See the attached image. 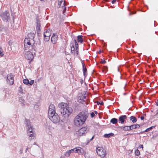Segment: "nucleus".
Segmentation results:
<instances>
[{"label": "nucleus", "instance_id": "f257e3e1", "mask_svg": "<svg viewBox=\"0 0 158 158\" xmlns=\"http://www.w3.org/2000/svg\"><path fill=\"white\" fill-rule=\"evenodd\" d=\"M58 106L60 109V115L63 118V120H66L72 113V108L69 107L67 103L63 102L59 104Z\"/></svg>", "mask_w": 158, "mask_h": 158}, {"label": "nucleus", "instance_id": "f03ea898", "mask_svg": "<svg viewBox=\"0 0 158 158\" xmlns=\"http://www.w3.org/2000/svg\"><path fill=\"white\" fill-rule=\"evenodd\" d=\"M27 36L28 38H25L24 40V48L25 50H27L28 48L27 45L30 46V47L34 49L33 52H35V46L34 44L35 42L34 40L35 36V34L31 32L28 34Z\"/></svg>", "mask_w": 158, "mask_h": 158}, {"label": "nucleus", "instance_id": "7ed1b4c3", "mask_svg": "<svg viewBox=\"0 0 158 158\" xmlns=\"http://www.w3.org/2000/svg\"><path fill=\"white\" fill-rule=\"evenodd\" d=\"M29 48L30 49V50L31 52L30 51H27L26 52L25 54V57L26 59L28 60H30L31 61L34 58V55H35L36 52V48L35 49V52H33L34 49H32L30 46H29Z\"/></svg>", "mask_w": 158, "mask_h": 158}, {"label": "nucleus", "instance_id": "20e7f679", "mask_svg": "<svg viewBox=\"0 0 158 158\" xmlns=\"http://www.w3.org/2000/svg\"><path fill=\"white\" fill-rule=\"evenodd\" d=\"M74 44H75V47H74V44L73 43L71 44V52L72 54H73L74 55H76L77 56L78 54V45L76 40H74Z\"/></svg>", "mask_w": 158, "mask_h": 158}, {"label": "nucleus", "instance_id": "39448f33", "mask_svg": "<svg viewBox=\"0 0 158 158\" xmlns=\"http://www.w3.org/2000/svg\"><path fill=\"white\" fill-rule=\"evenodd\" d=\"M49 119L55 124L58 123L60 121V118L56 113L48 115Z\"/></svg>", "mask_w": 158, "mask_h": 158}, {"label": "nucleus", "instance_id": "423d86ee", "mask_svg": "<svg viewBox=\"0 0 158 158\" xmlns=\"http://www.w3.org/2000/svg\"><path fill=\"white\" fill-rule=\"evenodd\" d=\"M96 152L97 154L101 158H104L107 154L106 150L102 147H98L97 148Z\"/></svg>", "mask_w": 158, "mask_h": 158}, {"label": "nucleus", "instance_id": "0eeeda50", "mask_svg": "<svg viewBox=\"0 0 158 158\" xmlns=\"http://www.w3.org/2000/svg\"><path fill=\"white\" fill-rule=\"evenodd\" d=\"M78 116L80 119H81L85 122L88 116V111L84 110L79 113L77 115Z\"/></svg>", "mask_w": 158, "mask_h": 158}, {"label": "nucleus", "instance_id": "6e6552de", "mask_svg": "<svg viewBox=\"0 0 158 158\" xmlns=\"http://www.w3.org/2000/svg\"><path fill=\"white\" fill-rule=\"evenodd\" d=\"M1 17L3 21L7 23L10 19V14L8 11H5L2 13Z\"/></svg>", "mask_w": 158, "mask_h": 158}, {"label": "nucleus", "instance_id": "1a4fd4ad", "mask_svg": "<svg viewBox=\"0 0 158 158\" xmlns=\"http://www.w3.org/2000/svg\"><path fill=\"white\" fill-rule=\"evenodd\" d=\"M89 131V129L87 127H83L76 132L77 136L79 137L86 133Z\"/></svg>", "mask_w": 158, "mask_h": 158}, {"label": "nucleus", "instance_id": "9d476101", "mask_svg": "<svg viewBox=\"0 0 158 158\" xmlns=\"http://www.w3.org/2000/svg\"><path fill=\"white\" fill-rule=\"evenodd\" d=\"M87 94H79L78 97V102L83 104H85V101L87 99Z\"/></svg>", "mask_w": 158, "mask_h": 158}, {"label": "nucleus", "instance_id": "9b49d317", "mask_svg": "<svg viewBox=\"0 0 158 158\" xmlns=\"http://www.w3.org/2000/svg\"><path fill=\"white\" fill-rule=\"evenodd\" d=\"M79 117L76 116L74 121V125L77 127L82 126L85 123L81 119H80Z\"/></svg>", "mask_w": 158, "mask_h": 158}, {"label": "nucleus", "instance_id": "f8f14e48", "mask_svg": "<svg viewBox=\"0 0 158 158\" xmlns=\"http://www.w3.org/2000/svg\"><path fill=\"white\" fill-rule=\"evenodd\" d=\"M6 81L10 85H12L14 83V77L11 74H8L7 76Z\"/></svg>", "mask_w": 158, "mask_h": 158}, {"label": "nucleus", "instance_id": "ddd939ff", "mask_svg": "<svg viewBox=\"0 0 158 158\" xmlns=\"http://www.w3.org/2000/svg\"><path fill=\"white\" fill-rule=\"evenodd\" d=\"M56 113L55 107L53 104H51L49 106L48 115Z\"/></svg>", "mask_w": 158, "mask_h": 158}, {"label": "nucleus", "instance_id": "4468645a", "mask_svg": "<svg viewBox=\"0 0 158 158\" xmlns=\"http://www.w3.org/2000/svg\"><path fill=\"white\" fill-rule=\"evenodd\" d=\"M25 123L27 126V129H28V132H32V127L31 125L30 121L26 119Z\"/></svg>", "mask_w": 158, "mask_h": 158}, {"label": "nucleus", "instance_id": "2eb2a0df", "mask_svg": "<svg viewBox=\"0 0 158 158\" xmlns=\"http://www.w3.org/2000/svg\"><path fill=\"white\" fill-rule=\"evenodd\" d=\"M130 126H119L118 128L120 129H123L125 131H129L131 130Z\"/></svg>", "mask_w": 158, "mask_h": 158}, {"label": "nucleus", "instance_id": "dca6fc26", "mask_svg": "<svg viewBox=\"0 0 158 158\" xmlns=\"http://www.w3.org/2000/svg\"><path fill=\"white\" fill-rule=\"evenodd\" d=\"M75 151V153H77L79 155H83L84 153L83 149L79 147H76Z\"/></svg>", "mask_w": 158, "mask_h": 158}, {"label": "nucleus", "instance_id": "f3484780", "mask_svg": "<svg viewBox=\"0 0 158 158\" xmlns=\"http://www.w3.org/2000/svg\"><path fill=\"white\" fill-rule=\"evenodd\" d=\"M127 118V116L126 115H123L120 116L119 117V121H120L119 123H121L122 124H123L125 120Z\"/></svg>", "mask_w": 158, "mask_h": 158}, {"label": "nucleus", "instance_id": "a211bd4d", "mask_svg": "<svg viewBox=\"0 0 158 158\" xmlns=\"http://www.w3.org/2000/svg\"><path fill=\"white\" fill-rule=\"evenodd\" d=\"M58 36L57 35L53 34L51 37V41L52 43L54 44L57 40Z\"/></svg>", "mask_w": 158, "mask_h": 158}, {"label": "nucleus", "instance_id": "6ab92c4d", "mask_svg": "<svg viewBox=\"0 0 158 158\" xmlns=\"http://www.w3.org/2000/svg\"><path fill=\"white\" fill-rule=\"evenodd\" d=\"M51 34V31L50 29H48L45 31L44 32V36L50 37Z\"/></svg>", "mask_w": 158, "mask_h": 158}, {"label": "nucleus", "instance_id": "aec40b11", "mask_svg": "<svg viewBox=\"0 0 158 158\" xmlns=\"http://www.w3.org/2000/svg\"><path fill=\"white\" fill-rule=\"evenodd\" d=\"M140 125L139 124H134L130 126L131 130H132L134 129H136L139 128Z\"/></svg>", "mask_w": 158, "mask_h": 158}, {"label": "nucleus", "instance_id": "412c9836", "mask_svg": "<svg viewBox=\"0 0 158 158\" xmlns=\"http://www.w3.org/2000/svg\"><path fill=\"white\" fill-rule=\"evenodd\" d=\"M83 36L82 35H79L77 37V41L78 43H82L84 41L82 38Z\"/></svg>", "mask_w": 158, "mask_h": 158}, {"label": "nucleus", "instance_id": "4be33fe9", "mask_svg": "<svg viewBox=\"0 0 158 158\" xmlns=\"http://www.w3.org/2000/svg\"><path fill=\"white\" fill-rule=\"evenodd\" d=\"M82 66L83 68V74L85 76V75H86V72L87 71V69L83 63V62L82 63Z\"/></svg>", "mask_w": 158, "mask_h": 158}, {"label": "nucleus", "instance_id": "5701e85b", "mask_svg": "<svg viewBox=\"0 0 158 158\" xmlns=\"http://www.w3.org/2000/svg\"><path fill=\"white\" fill-rule=\"evenodd\" d=\"M130 119L133 123H135L137 121V119L136 117L132 116L130 117Z\"/></svg>", "mask_w": 158, "mask_h": 158}, {"label": "nucleus", "instance_id": "b1692460", "mask_svg": "<svg viewBox=\"0 0 158 158\" xmlns=\"http://www.w3.org/2000/svg\"><path fill=\"white\" fill-rule=\"evenodd\" d=\"M110 122L113 124H116L118 122V120L115 118H113L110 120Z\"/></svg>", "mask_w": 158, "mask_h": 158}, {"label": "nucleus", "instance_id": "393cba45", "mask_svg": "<svg viewBox=\"0 0 158 158\" xmlns=\"http://www.w3.org/2000/svg\"><path fill=\"white\" fill-rule=\"evenodd\" d=\"M19 101L21 102V105L22 106L25 105V102L24 101L22 97H19Z\"/></svg>", "mask_w": 158, "mask_h": 158}, {"label": "nucleus", "instance_id": "a878e982", "mask_svg": "<svg viewBox=\"0 0 158 158\" xmlns=\"http://www.w3.org/2000/svg\"><path fill=\"white\" fill-rule=\"evenodd\" d=\"M102 69L103 72L105 73L108 70V67L106 66H105L102 68Z\"/></svg>", "mask_w": 158, "mask_h": 158}, {"label": "nucleus", "instance_id": "bb28decb", "mask_svg": "<svg viewBox=\"0 0 158 158\" xmlns=\"http://www.w3.org/2000/svg\"><path fill=\"white\" fill-rule=\"evenodd\" d=\"M113 135L112 133H110L108 134H104V136L105 138H109Z\"/></svg>", "mask_w": 158, "mask_h": 158}, {"label": "nucleus", "instance_id": "cd10ccee", "mask_svg": "<svg viewBox=\"0 0 158 158\" xmlns=\"http://www.w3.org/2000/svg\"><path fill=\"white\" fill-rule=\"evenodd\" d=\"M33 130V129H32V131ZM27 134H28V135L31 137H33L34 136V133L33 132V131H32V132H28V131H27Z\"/></svg>", "mask_w": 158, "mask_h": 158}, {"label": "nucleus", "instance_id": "c85d7f7f", "mask_svg": "<svg viewBox=\"0 0 158 158\" xmlns=\"http://www.w3.org/2000/svg\"><path fill=\"white\" fill-rule=\"evenodd\" d=\"M23 82L25 84L28 85L29 81L27 79H25L23 80Z\"/></svg>", "mask_w": 158, "mask_h": 158}, {"label": "nucleus", "instance_id": "c756f323", "mask_svg": "<svg viewBox=\"0 0 158 158\" xmlns=\"http://www.w3.org/2000/svg\"><path fill=\"white\" fill-rule=\"evenodd\" d=\"M4 55L2 48L1 47H0V57L3 56Z\"/></svg>", "mask_w": 158, "mask_h": 158}, {"label": "nucleus", "instance_id": "7c9ffc66", "mask_svg": "<svg viewBox=\"0 0 158 158\" xmlns=\"http://www.w3.org/2000/svg\"><path fill=\"white\" fill-rule=\"evenodd\" d=\"M40 25L39 22L37 21V25L36 27V29L37 30H38L40 29Z\"/></svg>", "mask_w": 158, "mask_h": 158}, {"label": "nucleus", "instance_id": "2f4dec72", "mask_svg": "<svg viewBox=\"0 0 158 158\" xmlns=\"http://www.w3.org/2000/svg\"><path fill=\"white\" fill-rule=\"evenodd\" d=\"M155 127V126H152V127L147 129H146L144 131V132L148 131H150V130H151L153 128H154Z\"/></svg>", "mask_w": 158, "mask_h": 158}, {"label": "nucleus", "instance_id": "473e14b6", "mask_svg": "<svg viewBox=\"0 0 158 158\" xmlns=\"http://www.w3.org/2000/svg\"><path fill=\"white\" fill-rule=\"evenodd\" d=\"M135 154L137 156H139L140 155V152L138 149H137L135 151Z\"/></svg>", "mask_w": 158, "mask_h": 158}, {"label": "nucleus", "instance_id": "72a5a7b5", "mask_svg": "<svg viewBox=\"0 0 158 158\" xmlns=\"http://www.w3.org/2000/svg\"><path fill=\"white\" fill-rule=\"evenodd\" d=\"M70 154L71 152H69V150L65 152L64 155L65 156H69L70 155Z\"/></svg>", "mask_w": 158, "mask_h": 158}, {"label": "nucleus", "instance_id": "f704fd0d", "mask_svg": "<svg viewBox=\"0 0 158 158\" xmlns=\"http://www.w3.org/2000/svg\"><path fill=\"white\" fill-rule=\"evenodd\" d=\"M44 37V40L46 42L48 41H49V40L50 39V37L45 36V37Z\"/></svg>", "mask_w": 158, "mask_h": 158}, {"label": "nucleus", "instance_id": "c9c22d12", "mask_svg": "<svg viewBox=\"0 0 158 158\" xmlns=\"http://www.w3.org/2000/svg\"><path fill=\"white\" fill-rule=\"evenodd\" d=\"M76 150V148H74L73 149H71L70 150H69V152L71 153H73V152H75V150Z\"/></svg>", "mask_w": 158, "mask_h": 158}, {"label": "nucleus", "instance_id": "e433bc0d", "mask_svg": "<svg viewBox=\"0 0 158 158\" xmlns=\"http://www.w3.org/2000/svg\"><path fill=\"white\" fill-rule=\"evenodd\" d=\"M34 83V80H31L30 81H29V83L28 85H32L33 83Z\"/></svg>", "mask_w": 158, "mask_h": 158}, {"label": "nucleus", "instance_id": "4c0bfd02", "mask_svg": "<svg viewBox=\"0 0 158 158\" xmlns=\"http://www.w3.org/2000/svg\"><path fill=\"white\" fill-rule=\"evenodd\" d=\"M63 1L64 2V0H58V5H60Z\"/></svg>", "mask_w": 158, "mask_h": 158}, {"label": "nucleus", "instance_id": "58836bf2", "mask_svg": "<svg viewBox=\"0 0 158 158\" xmlns=\"http://www.w3.org/2000/svg\"><path fill=\"white\" fill-rule=\"evenodd\" d=\"M90 116L91 117L93 118L95 116V114L94 112H92L90 114Z\"/></svg>", "mask_w": 158, "mask_h": 158}, {"label": "nucleus", "instance_id": "ea45409f", "mask_svg": "<svg viewBox=\"0 0 158 158\" xmlns=\"http://www.w3.org/2000/svg\"><path fill=\"white\" fill-rule=\"evenodd\" d=\"M46 127L47 128H48L49 130H51V129L52 128V127H51L50 125H47Z\"/></svg>", "mask_w": 158, "mask_h": 158}, {"label": "nucleus", "instance_id": "a19ab883", "mask_svg": "<svg viewBox=\"0 0 158 158\" xmlns=\"http://www.w3.org/2000/svg\"><path fill=\"white\" fill-rule=\"evenodd\" d=\"M20 89L19 90V92L20 93L22 94L23 93V91L22 89V88H21L20 87Z\"/></svg>", "mask_w": 158, "mask_h": 158}, {"label": "nucleus", "instance_id": "79ce46f5", "mask_svg": "<svg viewBox=\"0 0 158 158\" xmlns=\"http://www.w3.org/2000/svg\"><path fill=\"white\" fill-rule=\"evenodd\" d=\"M94 135H93V137L91 138V139H89V140L88 141V142H87V143H89V142L90 141H91V140H93V139H94Z\"/></svg>", "mask_w": 158, "mask_h": 158}, {"label": "nucleus", "instance_id": "37998d69", "mask_svg": "<svg viewBox=\"0 0 158 158\" xmlns=\"http://www.w3.org/2000/svg\"><path fill=\"white\" fill-rule=\"evenodd\" d=\"M105 63H106V61L104 60H103L101 61L100 62V63L102 64H104Z\"/></svg>", "mask_w": 158, "mask_h": 158}, {"label": "nucleus", "instance_id": "c03bdc74", "mask_svg": "<svg viewBox=\"0 0 158 158\" xmlns=\"http://www.w3.org/2000/svg\"><path fill=\"white\" fill-rule=\"evenodd\" d=\"M139 148H143V145L142 144H140L139 145Z\"/></svg>", "mask_w": 158, "mask_h": 158}, {"label": "nucleus", "instance_id": "a18cd8bd", "mask_svg": "<svg viewBox=\"0 0 158 158\" xmlns=\"http://www.w3.org/2000/svg\"><path fill=\"white\" fill-rule=\"evenodd\" d=\"M64 53H65V55H69V53L65 51Z\"/></svg>", "mask_w": 158, "mask_h": 158}, {"label": "nucleus", "instance_id": "49530a36", "mask_svg": "<svg viewBox=\"0 0 158 158\" xmlns=\"http://www.w3.org/2000/svg\"><path fill=\"white\" fill-rule=\"evenodd\" d=\"M63 4H64V6H65L67 5V3H66L65 1V0H64V2Z\"/></svg>", "mask_w": 158, "mask_h": 158}, {"label": "nucleus", "instance_id": "de8ad7c7", "mask_svg": "<svg viewBox=\"0 0 158 158\" xmlns=\"http://www.w3.org/2000/svg\"><path fill=\"white\" fill-rule=\"evenodd\" d=\"M116 0H112L111 2L112 4H114L116 2Z\"/></svg>", "mask_w": 158, "mask_h": 158}, {"label": "nucleus", "instance_id": "09e8293b", "mask_svg": "<svg viewBox=\"0 0 158 158\" xmlns=\"http://www.w3.org/2000/svg\"><path fill=\"white\" fill-rule=\"evenodd\" d=\"M63 7H64V8L63 9V12H64V11H65V10H66V7L65 6H64V7L63 6Z\"/></svg>", "mask_w": 158, "mask_h": 158}, {"label": "nucleus", "instance_id": "8fccbe9b", "mask_svg": "<svg viewBox=\"0 0 158 158\" xmlns=\"http://www.w3.org/2000/svg\"><path fill=\"white\" fill-rule=\"evenodd\" d=\"M144 118V117L143 116H142L140 117V119L141 120H143Z\"/></svg>", "mask_w": 158, "mask_h": 158}, {"label": "nucleus", "instance_id": "3c124183", "mask_svg": "<svg viewBox=\"0 0 158 158\" xmlns=\"http://www.w3.org/2000/svg\"><path fill=\"white\" fill-rule=\"evenodd\" d=\"M2 26L1 25H0V31L2 30Z\"/></svg>", "mask_w": 158, "mask_h": 158}, {"label": "nucleus", "instance_id": "603ef678", "mask_svg": "<svg viewBox=\"0 0 158 158\" xmlns=\"http://www.w3.org/2000/svg\"><path fill=\"white\" fill-rule=\"evenodd\" d=\"M156 105L158 106V99L157 100V102H156Z\"/></svg>", "mask_w": 158, "mask_h": 158}, {"label": "nucleus", "instance_id": "864d4df0", "mask_svg": "<svg viewBox=\"0 0 158 158\" xmlns=\"http://www.w3.org/2000/svg\"><path fill=\"white\" fill-rule=\"evenodd\" d=\"M103 102L102 101L101 102H100V104L101 105H103Z\"/></svg>", "mask_w": 158, "mask_h": 158}, {"label": "nucleus", "instance_id": "5fc2aeb1", "mask_svg": "<svg viewBox=\"0 0 158 158\" xmlns=\"http://www.w3.org/2000/svg\"><path fill=\"white\" fill-rule=\"evenodd\" d=\"M29 148L28 147H27L26 148V152H27V151L28 149Z\"/></svg>", "mask_w": 158, "mask_h": 158}, {"label": "nucleus", "instance_id": "6e6d98bb", "mask_svg": "<svg viewBox=\"0 0 158 158\" xmlns=\"http://www.w3.org/2000/svg\"><path fill=\"white\" fill-rule=\"evenodd\" d=\"M95 114H98V112L97 111H95L94 112Z\"/></svg>", "mask_w": 158, "mask_h": 158}, {"label": "nucleus", "instance_id": "4d7b16f0", "mask_svg": "<svg viewBox=\"0 0 158 158\" xmlns=\"http://www.w3.org/2000/svg\"><path fill=\"white\" fill-rule=\"evenodd\" d=\"M60 158H65L64 156H61Z\"/></svg>", "mask_w": 158, "mask_h": 158}, {"label": "nucleus", "instance_id": "13d9d810", "mask_svg": "<svg viewBox=\"0 0 158 158\" xmlns=\"http://www.w3.org/2000/svg\"><path fill=\"white\" fill-rule=\"evenodd\" d=\"M22 151H23L22 150H21H21H20V153H21L22 152Z\"/></svg>", "mask_w": 158, "mask_h": 158}, {"label": "nucleus", "instance_id": "bf43d9fd", "mask_svg": "<svg viewBox=\"0 0 158 158\" xmlns=\"http://www.w3.org/2000/svg\"><path fill=\"white\" fill-rule=\"evenodd\" d=\"M97 104L98 105H99V104H100V102H97Z\"/></svg>", "mask_w": 158, "mask_h": 158}, {"label": "nucleus", "instance_id": "052dcab7", "mask_svg": "<svg viewBox=\"0 0 158 158\" xmlns=\"http://www.w3.org/2000/svg\"><path fill=\"white\" fill-rule=\"evenodd\" d=\"M118 71H119V68L118 67Z\"/></svg>", "mask_w": 158, "mask_h": 158}, {"label": "nucleus", "instance_id": "680f3d73", "mask_svg": "<svg viewBox=\"0 0 158 158\" xmlns=\"http://www.w3.org/2000/svg\"><path fill=\"white\" fill-rule=\"evenodd\" d=\"M101 52V51H99V53H100Z\"/></svg>", "mask_w": 158, "mask_h": 158}, {"label": "nucleus", "instance_id": "e2e57ef3", "mask_svg": "<svg viewBox=\"0 0 158 158\" xmlns=\"http://www.w3.org/2000/svg\"><path fill=\"white\" fill-rule=\"evenodd\" d=\"M14 17H13V22H14Z\"/></svg>", "mask_w": 158, "mask_h": 158}, {"label": "nucleus", "instance_id": "0e129e2a", "mask_svg": "<svg viewBox=\"0 0 158 158\" xmlns=\"http://www.w3.org/2000/svg\"><path fill=\"white\" fill-rule=\"evenodd\" d=\"M155 21L154 23H155ZM154 25L155 26V23H154Z\"/></svg>", "mask_w": 158, "mask_h": 158}, {"label": "nucleus", "instance_id": "69168bd1", "mask_svg": "<svg viewBox=\"0 0 158 158\" xmlns=\"http://www.w3.org/2000/svg\"><path fill=\"white\" fill-rule=\"evenodd\" d=\"M41 1H43L44 0H40Z\"/></svg>", "mask_w": 158, "mask_h": 158}, {"label": "nucleus", "instance_id": "338daca9", "mask_svg": "<svg viewBox=\"0 0 158 158\" xmlns=\"http://www.w3.org/2000/svg\"><path fill=\"white\" fill-rule=\"evenodd\" d=\"M35 143H34V144L35 145Z\"/></svg>", "mask_w": 158, "mask_h": 158}, {"label": "nucleus", "instance_id": "774afa93", "mask_svg": "<svg viewBox=\"0 0 158 158\" xmlns=\"http://www.w3.org/2000/svg\"><path fill=\"white\" fill-rule=\"evenodd\" d=\"M109 1V0H106V1Z\"/></svg>", "mask_w": 158, "mask_h": 158}]
</instances>
